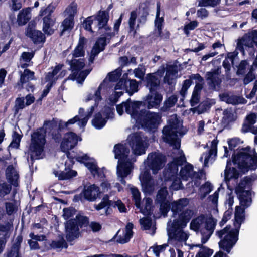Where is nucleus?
<instances>
[{
    "label": "nucleus",
    "mask_w": 257,
    "mask_h": 257,
    "mask_svg": "<svg viewBox=\"0 0 257 257\" xmlns=\"http://www.w3.org/2000/svg\"><path fill=\"white\" fill-rule=\"evenodd\" d=\"M232 163L237 165L240 172L245 174L249 170L254 171L257 169V152L255 149L247 146L239 147L236 152L232 155V160L227 161L224 171V179L229 188L228 182L231 179H237L239 177V171L234 167H231Z\"/></svg>",
    "instance_id": "1"
},
{
    "label": "nucleus",
    "mask_w": 257,
    "mask_h": 257,
    "mask_svg": "<svg viewBox=\"0 0 257 257\" xmlns=\"http://www.w3.org/2000/svg\"><path fill=\"white\" fill-rule=\"evenodd\" d=\"M256 179L257 175L255 174L245 176L235 187V193L239 201L240 205L236 206L235 214L245 215V209L251 205L252 185Z\"/></svg>",
    "instance_id": "2"
},
{
    "label": "nucleus",
    "mask_w": 257,
    "mask_h": 257,
    "mask_svg": "<svg viewBox=\"0 0 257 257\" xmlns=\"http://www.w3.org/2000/svg\"><path fill=\"white\" fill-rule=\"evenodd\" d=\"M58 121L55 118L51 120H45L43 126L39 128L36 132L31 135V144L30 146V151L32 153H35L36 157H39L44 150L46 143V134H51L57 131ZM36 159H39L37 157Z\"/></svg>",
    "instance_id": "3"
},
{
    "label": "nucleus",
    "mask_w": 257,
    "mask_h": 257,
    "mask_svg": "<svg viewBox=\"0 0 257 257\" xmlns=\"http://www.w3.org/2000/svg\"><path fill=\"white\" fill-rule=\"evenodd\" d=\"M134 109L133 115L136 122L141 127L150 132H154L160 124L161 116L158 113L145 109Z\"/></svg>",
    "instance_id": "4"
},
{
    "label": "nucleus",
    "mask_w": 257,
    "mask_h": 257,
    "mask_svg": "<svg viewBox=\"0 0 257 257\" xmlns=\"http://www.w3.org/2000/svg\"><path fill=\"white\" fill-rule=\"evenodd\" d=\"M245 219V215L234 214V221L233 225L235 228L232 229L228 234L226 235L223 239L219 242L220 249L229 253L231 248L236 244L238 240L239 230L241 224Z\"/></svg>",
    "instance_id": "5"
},
{
    "label": "nucleus",
    "mask_w": 257,
    "mask_h": 257,
    "mask_svg": "<svg viewBox=\"0 0 257 257\" xmlns=\"http://www.w3.org/2000/svg\"><path fill=\"white\" fill-rule=\"evenodd\" d=\"M178 127L179 121L176 114L168 119V124L162 130L164 142L176 149H179L181 145V141L178 136Z\"/></svg>",
    "instance_id": "6"
},
{
    "label": "nucleus",
    "mask_w": 257,
    "mask_h": 257,
    "mask_svg": "<svg viewBox=\"0 0 257 257\" xmlns=\"http://www.w3.org/2000/svg\"><path fill=\"white\" fill-rule=\"evenodd\" d=\"M163 96L157 91H155L152 93L148 94L143 98L142 101H134V109H140L141 107H143L148 109L153 108H158L161 101Z\"/></svg>",
    "instance_id": "7"
},
{
    "label": "nucleus",
    "mask_w": 257,
    "mask_h": 257,
    "mask_svg": "<svg viewBox=\"0 0 257 257\" xmlns=\"http://www.w3.org/2000/svg\"><path fill=\"white\" fill-rule=\"evenodd\" d=\"M148 166L152 170L154 174H157L165 166L167 159L166 156L160 152H153L148 156Z\"/></svg>",
    "instance_id": "8"
},
{
    "label": "nucleus",
    "mask_w": 257,
    "mask_h": 257,
    "mask_svg": "<svg viewBox=\"0 0 257 257\" xmlns=\"http://www.w3.org/2000/svg\"><path fill=\"white\" fill-rule=\"evenodd\" d=\"M142 190L145 194H151L154 190L155 183L149 169L142 172L139 176Z\"/></svg>",
    "instance_id": "9"
},
{
    "label": "nucleus",
    "mask_w": 257,
    "mask_h": 257,
    "mask_svg": "<svg viewBox=\"0 0 257 257\" xmlns=\"http://www.w3.org/2000/svg\"><path fill=\"white\" fill-rule=\"evenodd\" d=\"M78 224L73 219H70L64 223L65 238L69 242L79 238L81 234Z\"/></svg>",
    "instance_id": "10"
},
{
    "label": "nucleus",
    "mask_w": 257,
    "mask_h": 257,
    "mask_svg": "<svg viewBox=\"0 0 257 257\" xmlns=\"http://www.w3.org/2000/svg\"><path fill=\"white\" fill-rule=\"evenodd\" d=\"M193 212L189 209H185L178 214V218L173 220L172 224V228L176 231L178 229L185 228L190 221Z\"/></svg>",
    "instance_id": "11"
},
{
    "label": "nucleus",
    "mask_w": 257,
    "mask_h": 257,
    "mask_svg": "<svg viewBox=\"0 0 257 257\" xmlns=\"http://www.w3.org/2000/svg\"><path fill=\"white\" fill-rule=\"evenodd\" d=\"M129 144L135 155H141L145 153L146 149L141 133H134L129 141Z\"/></svg>",
    "instance_id": "12"
},
{
    "label": "nucleus",
    "mask_w": 257,
    "mask_h": 257,
    "mask_svg": "<svg viewBox=\"0 0 257 257\" xmlns=\"http://www.w3.org/2000/svg\"><path fill=\"white\" fill-rule=\"evenodd\" d=\"M78 138L76 134L73 132L66 133L61 143V149H65L66 150L72 149L77 145L78 141Z\"/></svg>",
    "instance_id": "13"
},
{
    "label": "nucleus",
    "mask_w": 257,
    "mask_h": 257,
    "mask_svg": "<svg viewBox=\"0 0 257 257\" xmlns=\"http://www.w3.org/2000/svg\"><path fill=\"white\" fill-rule=\"evenodd\" d=\"M113 152L115 158L118 159V161L129 160L128 156L130 150L126 144L121 143L115 144L114 146Z\"/></svg>",
    "instance_id": "14"
},
{
    "label": "nucleus",
    "mask_w": 257,
    "mask_h": 257,
    "mask_svg": "<svg viewBox=\"0 0 257 257\" xmlns=\"http://www.w3.org/2000/svg\"><path fill=\"white\" fill-rule=\"evenodd\" d=\"M146 86L149 89V92L152 93L157 91L160 83V80L155 73H149L146 74L145 78Z\"/></svg>",
    "instance_id": "15"
},
{
    "label": "nucleus",
    "mask_w": 257,
    "mask_h": 257,
    "mask_svg": "<svg viewBox=\"0 0 257 257\" xmlns=\"http://www.w3.org/2000/svg\"><path fill=\"white\" fill-rule=\"evenodd\" d=\"M84 198L89 201H93L99 193V188L95 184L88 186H84L82 191Z\"/></svg>",
    "instance_id": "16"
},
{
    "label": "nucleus",
    "mask_w": 257,
    "mask_h": 257,
    "mask_svg": "<svg viewBox=\"0 0 257 257\" xmlns=\"http://www.w3.org/2000/svg\"><path fill=\"white\" fill-rule=\"evenodd\" d=\"M193 80L200 83H203L204 81L203 78L199 73L191 74L189 76V79H186L183 82L182 87L180 92L181 95L184 96L186 94L188 89L193 84Z\"/></svg>",
    "instance_id": "17"
},
{
    "label": "nucleus",
    "mask_w": 257,
    "mask_h": 257,
    "mask_svg": "<svg viewBox=\"0 0 257 257\" xmlns=\"http://www.w3.org/2000/svg\"><path fill=\"white\" fill-rule=\"evenodd\" d=\"M188 204V200L187 198H180L177 201L171 202V210L172 212V217H176L179 212L184 211V208Z\"/></svg>",
    "instance_id": "18"
},
{
    "label": "nucleus",
    "mask_w": 257,
    "mask_h": 257,
    "mask_svg": "<svg viewBox=\"0 0 257 257\" xmlns=\"http://www.w3.org/2000/svg\"><path fill=\"white\" fill-rule=\"evenodd\" d=\"M26 35L32 40L35 44H39L41 43H44L46 41L45 34L42 33L40 30L32 28L28 29Z\"/></svg>",
    "instance_id": "19"
},
{
    "label": "nucleus",
    "mask_w": 257,
    "mask_h": 257,
    "mask_svg": "<svg viewBox=\"0 0 257 257\" xmlns=\"http://www.w3.org/2000/svg\"><path fill=\"white\" fill-rule=\"evenodd\" d=\"M132 163L130 159L118 161L117 174L118 176L127 177L131 172Z\"/></svg>",
    "instance_id": "20"
},
{
    "label": "nucleus",
    "mask_w": 257,
    "mask_h": 257,
    "mask_svg": "<svg viewBox=\"0 0 257 257\" xmlns=\"http://www.w3.org/2000/svg\"><path fill=\"white\" fill-rule=\"evenodd\" d=\"M123 107L125 108V112L128 114H130L131 117L134 118V116L133 115V113L134 111L133 102L131 101V98H129L125 101H123L121 104L116 106V111L120 116L124 113Z\"/></svg>",
    "instance_id": "21"
},
{
    "label": "nucleus",
    "mask_w": 257,
    "mask_h": 257,
    "mask_svg": "<svg viewBox=\"0 0 257 257\" xmlns=\"http://www.w3.org/2000/svg\"><path fill=\"white\" fill-rule=\"evenodd\" d=\"M186 162V159L184 155L179 157H174L173 160L168 164L167 168L177 175L179 167L182 166Z\"/></svg>",
    "instance_id": "22"
},
{
    "label": "nucleus",
    "mask_w": 257,
    "mask_h": 257,
    "mask_svg": "<svg viewBox=\"0 0 257 257\" xmlns=\"http://www.w3.org/2000/svg\"><path fill=\"white\" fill-rule=\"evenodd\" d=\"M204 84V81L203 83L196 82V85L194 88L190 100L191 106H194L199 102L201 92L203 88Z\"/></svg>",
    "instance_id": "23"
},
{
    "label": "nucleus",
    "mask_w": 257,
    "mask_h": 257,
    "mask_svg": "<svg viewBox=\"0 0 257 257\" xmlns=\"http://www.w3.org/2000/svg\"><path fill=\"white\" fill-rule=\"evenodd\" d=\"M43 31L47 36H50L54 34V29L52 27L55 24V21L51 17L49 14L43 18Z\"/></svg>",
    "instance_id": "24"
},
{
    "label": "nucleus",
    "mask_w": 257,
    "mask_h": 257,
    "mask_svg": "<svg viewBox=\"0 0 257 257\" xmlns=\"http://www.w3.org/2000/svg\"><path fill=\"white\" fill-rule=\"evenodd\" d=\"M71 168V166L69 165L68 169L65 167V171H61L60 173L56 172L55 175L58 177L59 180H66L73 178L77 175V172L76 171L72 170Z\"/></svg>",
    "instance_id": "25"
},
{
    "label": "nucleus",
    "mask_w": 257,
    "mask_h": 257,
    "mask_svg": "<svg viewBox=\"0 0 257 257\" xmlns=\"http://www.w3.org/2000/svg\"><path fill=\"white\" fill-rule=\"evenodd\" d=\"M72 16H68L62 21L61 26L62 29L60 31L59 35L62 37L65 32L71 31L74 27V18Z\"/></svg>",
    "instance_id": "26"
},
{
    "label": "nucleus",
    "mask_w": 257,
    "mask_h": 257,
    "mask_svg": "<svg viewBox=\"0 0 257 257\" xmlns=\"http://www.w3.org/2000/svg\"><path fill=\"white\" fill-rule=\"evenodd\" d=\"M217 72L214 70L213 72H207L206 73L207 80L208 81L209 85L215 89L216 86L220 84L221 80L217 76Z\"/></svg>",
    "instance_id": "27"
},
{
    "label": "nucleus",
    "mask_w": 257,
    "mask_h": 257,
    "mask_svg": "<svg viewBox=\"0 0 257 257\" xmlns=\"http://www.w3.org/2000/svg\"><path fill=\"white\" fill-rule=\"evenodd\" d=\"M31 10V8L28 7L20 11L17 16V22L19 25H24L29 21L30 18L29 17V15L30 14Z\"/></svg>",
    "instance_id": "28"
},
{
    "label": "nucleus",
    "mask_w": 257,
    "mask_h": 257,
    "mask_svg": "<svg viewBox=\"0 0 257 257\" xmlns=\"http://www.w3.org/2000/svg\"><path fill=\"white\" fill-rule=\"evenodd\" d=\"M107 120L104 118L102 117L101 112L96 113L94 116L93 119L92 120V125L96 129H101L106 124Z\"/></svg>",
    "instance_id": "29"
},
{
    "label": "nucleus",
    "mask_w": 257,
    "mask_h": 257,
    "mask_svg": "<svg viewBox=\"0 0 257 257\" xmlns=\"http://www.w3.org/2000/svg\"><path fill=\"white\" fill-rule=\"evenodd\" d=\"M110 40L105 36L99 37L94 46L95 54H98L103 51L105 49L107 43L109 42Z\"/></svg>",
    "instance_id": "30"
},
{
    "label": "nucleus",
    "mask_w": 257,
    "mask_h": 257,
    "mask_svg": "<svg viewBox=\"0 0 257 257\" xmlns=\"http://www.w3.org/2000/svg\"><path fill=\"white\" fill-rule=\"evenodd\" d=\"M119 230L117 231L116 234L111 239L109 242L114 241L115 239L117 237L116 242L120 244H124L130 241L131 238L133 237V231L127 230L125 232L123 236L121 235H118Z\"/></svg>",
    "instance_id": "31"
},
{
    "label": "nucleus",
    "mask_w": 257,
    "mask_h": 257,
    "mask_svg": "<svg viewBox=\"0 0 257 257\" xmlns=\"http://www.w3.org/2000/svg\"><path fill=\"white\" fill-rule=\"evenodd\" d=\"M84 166L88 168L91 174L95 176L97 175L99 177H105V175L103 172L100 170L99 168L98 167L97 164L94 162H86L84 163Z\"/></svg>",
    "instance_id": "32"
},
{
    "label": "nucleus",
    "mask_w": 257,
    "mask_h": 257,
    "mask_svg": "<svg viewBox=\"0 0 257 257\" xmlns=\"http://www.w3.org/2000/svg\"><path fill=\"white\" fill-rule=\"evenodd\" d=\"M84 166L88 168L91 174L95 176L97 175L99 177H105V175L103 172L100 170L99 168L98 167L97 164L94 162H86L84 163Z\"/></svg>",
    "instance_id": "33"
},
{
    "label": "nucleus",
    "mask_w": 257,
    "mask_h": 257,
    "mask_svg": "<svg viewBox=\"0 0 257 257\" xmlns=\"http://www.w3.org/2000/svg\"><path fill=\"white\" fill-rule=\"evenodd\" d=\"M95 19L98 21V28L104 24H107L109 20L108 12L107 11H99Z\"/></svg>",
    "instance_id": "34"
},
{
    "label": "nucleus",
    "mask_w": 257,
    "mask_h": 257,
    "mask_svg": "<svg viewBox=\"0 0 257 257\" xmlns=\"http://www.w3.org/2000/svg\"><path fill=\"white\" fill-rule=\"evenodd\" d=\"M178 101V97L176 95H172L167 98L163 103L161 109L163 112H167L173 107Z\"/></svg>",
    "instance_id": "35"
},
{
    "label": "nucleus",
    "mask_w": 257,
    "mask_h": 257,
    "mask_svg": "<svg viewBox=\"0 0 257 257\" xmlns=\"http://www.w3.org/2000/svg\"><path fill=\"white\" fill-rule=\"evenodd\" d=\"M71 70L72 71L80 72L85 66L84 59H73L69 61Z\"/></svg>",
    "instance_id": "36"
},
{
    "label": "nucleus",
    "mask_w": 257,
    "mask_h": 257,
    "mask_svg": "<svg viewBox=\"0 0 257 257\" xmlns=\"http://www.w3.org/2000/svg\"><path fill=\"white\" fill-rule=\"evenodd\" d=\"M206 218L204 215L201 214L195 219H193L190 223V228L195 231H198L201 225L205 223Z\"/></svg>",
    "instance_id": "37"
},
{
    "label": "nucleus",
    "mask_w": 257,
    "mask_h": 257,
    "mask_svg": "<svg viewBox=\"0 0 257 257\" xmlns=\"http://www.w3.org/2000/svg\"><path fill=\"white\" fill-rule=\"evenodd\" d=\"M74 219L75 220V221L77 222L79 228L83 229L87 228L89 225V219L88 217L86 216L81 215L79 213L76 215ZM84 230L85 229H82V230Z\"/></svg>",
    "instance_id": "38"
},
{
    "label": "nucleus",
    "mask_w": 257,
    "mask_h": 257,
    "mask_svg": "<svg viewBox=\"0 0 257 257\" xmlns=\"http://www.w3.org/2000/svg\"><path fill=\"white\" fill-rule=\"evenodd\" d=\"M160 5L158 4L156 18L154 22L155 26L157 28L158 32H161V30H163V24L164 23V17H160Z\"/></svg>",
    "instance_id": "39"
},
{
    "label": "nucleus",
    "mask_w": 257,
    "mask_h": 257,
    "mask_svg": "<svg viewBox=\"0 0 257 257\" xmlns=\"http://www.w3.org/2000/svg\"><path fill=\"white\" fill-rule=\"evenodd\" d=\"M168 195V191L166 187H161L157 192L155 199L156 203L168 201L167 197Z\"/></svg>",
    "instance_id": "40"
},
{
    "label": "nucleus",
    "mask_w": 257,
    "mask_h": 257,
    "mask_svg": "<svg viewBox=\"0 0 257 257\" xmlns=\"http://www.w3.org/2000/svg\"><path fill=\"white\" fill-rule=\"evenodd\" d=\"M213 190V186L209 181L206 182L202 185L200 188L199 191L200 198H204L208 194H209Z\"/></svg>",
    "instance_id": "41"
},
{
    "label": "nucleus",
    "mask_w": 257,
    "mask_h": 257,
    "mask_svg": "<svg viewBox=\"0 0 257 257\" xmlns=\"http://www.w3.org/2000/svg\"><path fill=\"white\" fill-rule=\"evenodd\" d=\"M245 34L248 39L247 44L250 45L251 48L254 45L257 46V30H252Z\"/></svg>",
    "instance_id": "42"
},
{
    "label": "nucleus",
    "mask_w": 257,
    "mask_h": 257,
    "mask_svg": "<svg viewBox=\"0 0 257 257\" xmlns=\"http://www.w3.org/2000/svg\"><path fill=\"white\" fill-rule=\"evenodd\" d=\"M127 77L128 74L127 73H124L122 78H120L119 81L116 84L114 87V90H117L123 89L126 92L128 82Z\"/></svg>",
    "instance_id": "43"
},
{
    "label": "nucleus",
    "mask_w": 257,
    "mask_h": 257,
    "mask_svg": "<svg viewBox=\"0 0 257 257\" xmlns=\"http://www.w3.org/2000/svg\"><path fill=\"white\" fill-rule=\"evenodd\" d=\"M51 249H61L64 248L67 249L68 247V245L66 241L64 240L63 237L58 240H52L51 243L50 244Z\"/></svg>",
    "instance_id": "44"
},
{
    "label": "nucleus",
    "mask_w": 257,
    "mask_h": 257,
    "mask_svg": "<svg viewBox=\"0 0 257 257\" xmlns=\"http://www.w3.org/2000/svg\"><path fill=\"white\" fill-rule=\"evenodd\" d=\"M248 39L247 37H245V34L238 40L236 46V49L240 51L243 54L245 53V50L244 48V46L247 47L248 48H251L250 45L247 44Z\"/></svg>",
    "instance_id": "45"
},
{
    "label": "nucleus",
    "mask_w": 257,
    "mask_h": 257,
    "mask_svg": "<svg viewBox=\"0 0 257 257\" xmlns=\"http://www.w3.org/2000/svg\"><path fill=\"white\" fill-rule=\"evenodd\" d=\"M133 199L135 201V205L137 208H141V193L137 188L134 187L131 189Z\"/></svg>",
    "instance_id": "46"
},
{
    "label": "nucleus",
    "mask_w": 257,
    "mask_h": 257,
    "mask_svg": "<svg viewBox=\"0 0 257 257\" xmlns=\"http://www.w3.org/2000/svg\"><path fill=\"white\" fill-rule=\"evenodd\" d=\"M129 81V87L127 85L126 93H127L129 96H132L135 92L138 91V83L135 79L127 80Z\"/></svg>",
    "instance_id": "47"
},
{
    "label": "nucleus",
    "mask_w": 257,
    "mask_h": 257,
    "mask_svg": "<svg viewBox=\"0 0 257 257\" xmlns=\"http://www.w3.org/2000/svg\"><path fill=\"white\" fill-rule=\"evenodd\" d=\"M24 97H18L15 100V104L14 107V113L16 115L19 113L21 109H23L25 107Z\"/></svg>",
    "instance_id": "48"
},
{
    "label": "nucleus",
    "mask_w": 257,
    "mask_h": 257,
    "mask_svg": "<svg viewBox=\"0 0 257 257\" xmlns=\"http://www.w3.org/2000/svg\"><path fill=\"white\" fill-rule=\"evenodd\" d=\"M14 168L12 165H9L6 170V174L8 178L9 182L15 186L18 185L17 179L13 178V172Z\"/></svg>",
    "instance_id": "49"
},
{
    "label": "nucleus",
    "mask_w": 257,
    "mask_h": 257,
    "mask_svg": "<svg viewBox=\"0 0 257 257\" xmlns=\"http://www.w3.org/2000/svg\"><path fill=\"white\" fill-rule=\"evenodd\" d=\"M160 205V211L163 216H167L168 212L171 210V203L169 201L158 203Z\"/></svg>",
    "instance_id": "50"
},
{
    "label": "nucleus",
    "mask_w": 257,
    "mask_h": 257,
    "mask_svg": "<svg viewBox=\"0 0 257 257\" xmlns=\"http://www.w3.org/2000/svg\"><path fill=\"white\" fill-rule=\"evenodd\" d=\"M223 117L222 118V121L224 123H226L228 124L229 123L233 122L235 120L234 118V115L231 111L228 110V109H225L223 112Z\"/></svg>",
    "instance_id": "51"
},
{
    "label": "nucleus",
    "mask_w": 257,
    "mask_h": 257,
    "mask_svg": "<svg viewBox=\"0 0 257 257\" xmlns=\"http://www.w3.org/2000/svg\"><path fill=\"white\" fill-rule=\"evenodd\" d=\"M63 217L66 221H67L70 219H71V217H73V216L75 215L77 210L75 208L70 207L68 208H64L63 210Z\"/></svg>",
    "instance_id": "52"
},
{
    "label": "nucleus",
    "mask_w": 257,
    "mask_h": 257,
    "mask_svg": "<svg viewBox=\"0 0 257 257\" xmlns=\"http://www.w3.org/2000/svg\"><path fill=\"white\" fill-rule=\"evenodd\" d=\"M104 29L105 30V37H106L108 39H110L111 38L115 36V33L114 31L112 32V28L111 26L108 25V23L104 24L98 28V30H101Z\"/></svg>",
    "instance_id": "53"
},
{
    "label": "nucleus",
    "mask_w": 257,
    "mask_h": 257,
    "mask_svg": "<svg viewBox=\"0 0 257 257\" xmlns=\"http://www.w3.org/2000/svg\"><path fill=\"white\" fill-rule=\"evenodd\" d=\"M62 152L65 153L67 157L69 159V166H71V167H72L73 165L75 163L74 159L76 160V158L77 157L76 156V152L72 151L71 152L70 151V150H67L65 149H61Z\"/></svg>",
    "instance_id": "54"
},
{
    "label": "nucleus",
    "mask_w": 257,
    "mask_h": 257,
    "mask_svg": "<svg viewBox=\"0 0 257 257\" xmlns=\"http://www.w3.org/2000/svg\"><path fill=\"white\" fill-rule=\"evenodd\" d=\"M216 221L212 217L206 219L205 223V228L209 233H213L216 226Z\"/></svg>",
    "instance_id": "55"
},
{
    "label": "nucleus",
    "mask_w": 257,
    "mask_h": 257,
    "mask_svg": "<svg viewBox=\"0 0 257 257\" xmlns=\"http://www.w3.org/2000/svg\"><path fill=\"white\" fill-rule=\"evenodd\" d=\"M248 63L247 60H241L237 67V70L236 74L238 76L244 75L246 72L247 66L248 65Z\"/></svg>",
    "instance_id": "56"
},
{
    "label": "nucleus",
    "mask_w": 257,
    "mask_h": 257,
    "mask_svg": "<svg viewBox=\"0 0 257 257\" xmlns=\"http://www.w3.org/2000/svg\"><path fill=\"white\" fill-rule=\"evenodd\" d=\"M227 142L229 146V149L231 151L233 150L234 153L236 152L237 150L238 149L237 148L236 150H235L234 148L240 144L243 143L242 141H241L240 139L237 137H235L232 139H229L227 141Z\"/></svg>",
    "instance_id": "57"
},
{
    "label": "nucleus",
    "mask_w": 257,
    "mask_h": 257,
    "mask_svg": "<svg viewBox=\"0 0 257 257\" xmlns=\"http://www.w3.org/2000/svg\"><path fill=\"white\" fill-rule=\"evenodd\" d=\"M213 252V249L205 246L202 249L199 250L196 254L195 257H211Z\"/></svg>",
    "instance_id": "58"
},
{
    "label": "nucleus",
    "mask_w": 257,
    "mask_h": 257,
    "mask_svg": "<svg viewBox=\"0 0 257 257\" xmlns=\"http://www.w3.org/2000/svg\"><path fill=\"white\" fill-rule=\"evenodd\" d=\"M77 4L75 2H72L66 8L65 12L68 14V16H72L74 18L75 15L77 13Z\"/></svg>",
    "instance_id": "59"
},
{
    "label": "nucleus",
    "mask_w": 257,
    "mask_h": 257,
    "mask_svg": "<svg viewBox=\"0 0 257 257\" xmlns=\"http://www.w3.org/2000/svg\"><path fill=\"white\" fill-rule=\"evenodd\" d=\"M199 23L197 21H192L189 22L188 24L185 25L184 28V32L188 36L190 34V30H194L198 25Z\"/></svg>",
    "instance_id": "60"
},
{
    "label": "nucleus",
    "mask_w": 257,
    "mask_h": 257,
    "mask_svg": "<svg viewBox=\"0 0 257 257\" xmlns=\"http://www.w3.org/2000/svg\"><path fill=\"white\" fill-rule=\"evenodd\" d=\"M163 176L165 181H170L174 180L176 178L177 174L169 170L168 169L166 168L163 171Z\"/></svg>",
    "instance_id": "61"
},
{
    "label": "nucleus",
    "mask_w": 257,
    "mask_h": 257,
    "mask_svg": "<svg viewBox=\"0 0 257 257\" xmlns=\"http://www.w3.org/2000/svg\"><path fill=\"white\" fill-rule=\"evenodd\" d=\"M221 0H201L199 3V6L201 7L210 6L214 7L220 3Z\"/></svg>",
    "instance_id": "62"
},
{
    "label": "nucleus",
    "mask_w": 257,
    "mask_h": 257,
    "mask_svg": "<svg viewBox=\"0 0 257 257\" xmlns=\"http://www.w3.org/2000/svg\"><path fill=\"white\" fill-rule=\"evenodd\" d=\"M22 137V136L19 134L17 132L14 131L13 135V140L10 145L16 148H19Z\"/></svg>",
    "instance_id": "63"
},
{
    "label": "nucleus",
    "mask_w": 257,
    "mask_h": 257,
    "mask_svg": "<svg viewBox=\"0 0 257 257\" xmlns=\"http://www.w3.org/2000/svg\"><path fill=\"white\" fill-rule=\"evenodd\" d=\"M93 16H89L86 18L83 23V28L87 31H88L91 33H93L91 25L93 24V19H92Z\"/></svg>",
    "instance_id": "64"
}]
</instances>
